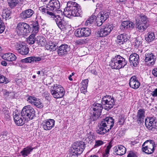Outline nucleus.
Masks as SVG:
<instances>
[{
  "mask_svg": "<svg viewBox=\"0 0 157 157\" xmlns=\"http://www.w3.org/2000/svg\"><path fill=\"white\" fill-rule=\"evenodd\" d=\"M60 4L58 0H51L44 7H41L39 8L40 11L43 14L50 18H54L56 15V12L58 10Z\"/></svg>",
  "mask_w": 157,
  "mask_h": 157,
  "instance_id": "f257e3e1",
  "label": "nucleus"
},
{
  "mask_svg": "<svg viewBox=\"0 0 157 157\" xmlns=\"http://www.w3.org/2000/svg\"><path fill=\"white\" fill-rule=\"evenodd\" d=\"M82 11L80 6L75 2H69L64 9V13L67 17L70 18L71 16L79 17L81 15Z\"/></svg>",
  "mask_w": 157,
  "mask_h": 157,
  "instance_id": "f03ea898",
  "label": "nucleus"
},
{
  "mask_svg": "<svg viewBox=\"0 0 157 157\" xmlns=\"http://www.w3.org/2000/svg\"><path fill=\"white\" fill-rule=\"evenodd\" d=\"M114 124V120L111 117L105 118L102 120L100 125L97 130V132L99 134L103 135L109 131L113 127Z\"/></svg>",
  "mask_w": 157,
  "mask_h": 157,
  "instance_id": "7ed1b4c3",
  "label": "nucleus"
},
{
  "mask_svg": "<svg viewBox=\"0 0 157 157\" xmlns=\"http://www.w3.org/2000/svg\"><path fill=\"white\" fill-rule=\"evenodd\" d=\"M149 26L147 18L143 14L137 15L136 17V28L140 32L145 31Z\"/></svg>",
  "mask_w": 157,
  "mask_h": 157,
  "instance_id": "20e7f679",
  "label": "nucleus"
},
{
  "mask_svg": "<svg viewBox=\"0 0 157 157\" xmlns=\"http://www.w3.org/2000/svg\"><path fill=\"white\" fill-rule=\"evenodd\" d=\"M127 63L125 59L118 55L112 58L109 65L113 69H119L124 67Z\"/></svg>",
  "mask_w": 157,
  "mask_h": 157,
  "instance_id": "39448f33",
  "label": "nucleus"
},
{
  "mask_svg": "<svg viewBox=\"0 0 157 157\" xmlns=\"http://www.w3.org/2000/svg\"><path fill=\"white\" fill-rule=\"evenodd\" d=\"M50 92L54 98L57 99L63 97L65 94L63 88L61 86L56 84L51 87Z\"/></svg>",
  "mask_w": 157,
  "mask_h": 157,
  "instance_id": "423d86ee",
  "label": "nucleus"
},
{
  "mask_svg": "<svg viewBox=\"0 0 157 157\" xmlns=\"http://www.w3.org/2000/svg\"><path fill=\"white\" fill-rule=\"evenodd\" d=\"M30 26L24 22H20L17 25L16 31L17 34L20 36H24L30 33Z\"/></svg>",
  "mask_w": 157,
  "mask_h": 157,
  "instance_id": "0eeeda50",
  "label": "nucleus"
},
{
  "mask_svg": "<svg viewBox=\"0 0 157 157\" xmlns=\"http://www.w3.org/2000/svg\"><path fill=\"white\" fill-rule=\"evenodd\" d=\"M85 144L82 141L74 143L71 149V152L73 155L80 154L85 148Z\"/></svg>",
  "mask_w": 157,
  "mask_h": 157,
  "instance_id": "6e6552de",
  "label": "nucleus"
},
{
  "mask_svg": "<svg viewBox=\"0 0 157 157\" xmlns=\"http://www.w3.org/2000/svg\"><path fill=\"white\" fill-rule=\"evenodd\" d=\"M154 141L151 140L146 141L142 145V150L147 154H151L153 152L155 147Z\"/></svg>",
  "mask_w": 157,
  "mask_h": 157,
  "instance_id": "1a4fd4ad",
  "label": "nucleus"
},
{
  "mask_svg": "<svg viewBox=\"0 0 157 157\" xmlns=\"http://www.w3.org/2000/svg\"><path fill=\"white\" fill-rule=\"evenodd\" d=\"M21 113L26 119L32 120L35 116V111L32 107L28 105L23 107Z\"/></svg>",
  "mask_w": 157,
  "mask_h": 157,
  "instance_id": "9d476101",
  "label": "nucleus"
},
{
  "mask_svg": "<svg viewBox=\"0 0 157 157\" xmlns=\"http://www.w3.org/2000/svg\"><path fill=\"white\" fill-rule=\"evenodd\" d=\"M101 103L105 105V109L107 110L111 109L115 104L114 98L109 95L104 96L102 99Z\"/></svg>",
  "mask_w": 157,
  "mask_h": 157,
  "instance_id": "9b49d317",
  "label": "nucleus"
},
{
  "mask_svg": "<svg viewBox=\"0 0 157 157\" xmlns=\"http://www.w3.org/2000/svg\"><path fill=\"white\" fill-rule=\"evenodd\" d=\"M54 20L58 27L61 29H66L68 25V21L66 20L67 17L62 18L59 15H56L54 18H51Z\"/></svg>",
  "mask_w": 157,
  "mask_h": 157,
  "instance_id": "f8f14e48",
  "label": "nucleus"
},
{
  "mask_svg": "<svg viewBox=\"0 0 157 157\" xmlns=\"http://www.w3.org/2000/svg\"><path fill=\"white\" fill-rule=\"evenodd\" d=\"M110 12L107 10H103L100 12L98 14L97 18V24L98 26H100L109 17Z\"/></svg>",
  "mask_w": 157,
  "mask_h": 157,
  "instance_id": "ddd939ff",
  "label": "nucleus"
},
{
  "mask_svg": "<svg viewBox=\"0 0 157 157\" xmlns=\"http://www.w3.org/2000/svg\"><path fill=\"white\" fill-rule=\"evenodd\" d=\"M155 119V117H151L147 118L145 120V125L146 127L154 133H156L157 131V127L154 125Z\"/></svg>",
  "mask_w": 157,
  "mask_h": 157,
  "instance_id": "4468645a",
  "label": "nucleus"
},
{
  "mask_svg": "<svg viewBox=\"0 0 157 157\" xmlns=\"http://www.w3.org/2000/svg\"><path fill=\"white\" fill-rule=\"evenodd\" d=\"M113 29V26L112 24H108L103 26L98 32L99 36H105L109 35Z\"/></svg>",
  "mask_w": 157,
  "mask_h": 157,
  "instance_id": "2eb2a0df",
  "label": "nucleus"
},
{
  "mask_svg": "<svg viewBox=\"0 0 157 157\" xmlns=\"http://www.w3.org/2000/svg\"><path fill=\"white\" fill-rule=\"evenodd\" d=\"M21 61L25 63H33L40 62V63H45L46 60L43 57L30 56L21 60Z\"/></svg>",
  "mask_w": 157,
  "mask_h": 157,
  "instance_id": "dca6fc26",
  "label": "nucleus"
},
{
  "mask_svg": "<svg viewBox=\"0 0 157 157\" xmlns=\"http://www.w3.org/2000/svg\"><path fill=\"white\" fill-rule=\"evenodd\" d=\"M14 121L16 125L22 126L24 124V122L26 119L24 116L21 113H13Z\"/></svg>",
  "mask_w": 157,
  "mask_h": 157,
  "instance_id": "f3484780",
  "label": "nucleus"
},
{
  "mask_svg": "<svg viewBox=\"0 0 157 157\" xmlns=\"http://www.w3.org/2000/svg\"><path fill=\"white\" fill-rule=\"evenodd\" d=\"M17 46V49L18 53L23 55H26L28 54L29 49L27 47L25 43L19 42Z\"/></svg>",
  "mask_w": 157,
  "mask_h": 157,
  "instance_id": "a211bd4d",
  "label": "nucleus"
},
{
  "mask_svg": "<svg viewBox=\"0 0 157 157\" xmlns=\"http://www.w3.org/2000/svg\"><path fill=\"white\" fill-rule=\"evenodd\" d=\"M55 124V120L50 119L44 120L41 123V125L44 130H49L54 127Z\"/></svg>",
  "mask_w": 157,
  "mask_h": 157,
  "instance_id": "6ab92c4d",
  "label": "nucleus"
},
{
  "mask_svg": "<svg viewBox=\"0 0 157 157\" xmlns=\"http://www.w3.org/2000/svg\"><path fill=\"white\" fill-rule=\"evenodd\" d=\"M156 59V56L153 53L151 52L146 53L144 61L145 62L148 63V65L152 66L154 64Z\"/></svg>",
  "mask_w": 157,
  "mask_h": 157,
  "instance_id": "aec40b11",
  "label": "nucleus"
},
{
  "mask_svg": "<svg viewBox=\"0 0 157 157\" xmlns=\"http://www.w3.org/2000/svg\"><path fill=\"white\" fill-rule=\"evenodd\" d=\"M28 101L32 105H34L37 107L41 108L43 107V103L40 100L34 96H29L27 98Z\"/></svg>",
  "mask_w": 157,
  "mask_h": 157,
  "instance_id": "412c9836",
  "label": "nucleus"
},
{
  "mask_svg": "<svg viewBox=\"0 0 157 157\" xmlns=\"http://www.w3.org/2000/svg\"><path fill=\"white\" fill-rule=\"evenodd\" d=\"M140 84V81L136 76H133L130 78L129 85L131 87L134 89H136L139 88Z\"/></svg>",
  "mask_w": 157,
  "mask_h": 157,
  "instance_id": "4be33fe9",
  "label": "nucleus"
},
{
  "mask_svg": "<svg viewBox=\"0 0 157 157\" xmlns=\"http://www.w3.org/2000/svg\"><path fill=\"white\" fill-rule=\"evenodd\" d=\"M102 107L101 104L95 103L93 105V109L94 112L93 114L95 117H98L101 114Z\"/></svg>",
  "mask_w": 157,
  "mask_h": 157,
  "instance_id": "5701e85b",
  "label": "nucleus"
},
{
  "mask_svg": "<svg viewBox=\"0 0 157 157\" xmlns=\"http://www.w3.org/2000/svg\"><path fill=\"white\" fill-rule=\"evenodd\" d=\"M70 50V47L67 45L62 44L58 48V53L59 56H63L67 54Z\"/></svg>",
  "mask_w": 157,
  "mask_h": 157,
  "instance_id": "b1692460",
  "label": "nucleus"
},
{
  "mask_svg": "<svg viewBox=\"0 0 157 157\" xmlns=\"http://www.w3.org/2000/svg\"><path fill=\"white\" fill-rule=\"evenodd\" d=\"M129 62L131 64L135 67H136L139 63V55L136 53L131 55L129 56Z\"/></svg>",
  "mask_w": 157,
  "mask_h": 157,
  "instance_id": "393cba45",
  "label": "nucleus"
},
{
  "mask_svg": "<svg viewBox=\"0 0 157 157\" xmlns=\"http://www.w3.org/2000/svg\"><path fill=\"white\" fill-rule=\"evenodd\" d=\"M34 13V11L31 9H28L22 11L20 16L22 19L25 20L32 16Z\"/></svg>",
  "mask_w": 157,
  "mask_h": 157,
  "instance_id": "a878e982",
  "label": "nucleus"
},
{
  "mask_svg": "<svg viewBox=\"0 0 157 157\" xmlns=\"http://www.w3.org/2000/svg\"><path fill=\"white\" fill-rule=\"evenodd\" d=\"M33 149L34 148L31 146L24 147L20 152V155L23 157H26L31 153Z\"/></svg>",
  "mask_w": 157,
  "mask_h": 157,
  "instance_id": "bb28decb",
  "label": "nucleus"
},
{
  "mask_svg": "<svg viewBox=\"0 0 157 157\" xmlns=\"http://www.w3.org/2000/svg\"><path fill=\"white\" fill-rule=\"evenodd\" d=\"M145 111L144 109H140L138 110L136 117L138 124L144 122V120L145 117Z\"/></svg>",
  "mask_w": 157,
  "mask_h": 157,
  "instance_id": "cd10ccee",
  "label": "nucleus"
},
{
  "mask_svg": "<svg viewBox=\"0 0 157 157\" xmlns=\"http://www.w3.org/2000/svg\"><path fill=\"white\" fill-rule=\"evenodd\" d=\"M126 148L122 145L118 146L116 147L115 152L117 155H122L125 154Z\"/></svg>",
  "mask_w": 157,
  "mask_h": 157,
  "instance_id": "c85d7f7f",
  "label": "nucleus"
},
{
  "mask_svg": "<svg viewBox=\"0 0 157 157\" xmlns=\"http://www.w3.org/2000/svg\"><path fill=\"white\" fill-rule=\"evenodd\" d=\"M134 24L132 22L130 21H123L121 24V29H125L129 28H132L134 27Z\"/></svg>",
  "mask_w": 157,
  "mask_h": 157,
  "instance_id": "c756f323",
  "label": "nucleus"
},
{
  "mask_svg": "<svg viewBox=\"0 0 157 157\" xmlns=\"http://www.w3.org/2000/svg\"><path fill=\"white\" fill-rule=\"evenodd\" d=\"M3 57L5 60L9 61H14L17 58L16 56L14 54L10 53L5 54Z\"/></svg>",
  "mask_w": 157,
  "mask_h": 157,
  "instance_id": "7c9ffc66",
  "label": "nucleus"
},
{
  "mask_svg": "<svg viewBox=\"0 0 157 157\" xmlns=\"http://www.w3.org/2000/svg\"><path fill=\"white\" fill-rule=\"evenodd\" d=\"M97 18L96 16L94 15H91L86 21L85 23V25L87 26H90L96 21L97 23Z\"/></svg>",
  "mask_w": 157,
  "mask_h": 157,
  "instance_id": "2f4dec72",
  "label": "nucleus"
},
{
  "mask_svg": "<svg viewBox=\"0 0 157 157\" xmlns=\"http://www.w3.org/2000/svg\"><path fill=\"white\" fill-rule=\"evenodd\" d=\"M117 43L119 45L122 44L125 42L126 40L125 36L124 34H121L117 36Z\"/></svg>",
  "mask_w": 157,
  "mask_h": 157,
  "instance_id": "473e14b6",
  "label": "nucleus"
},
{
  "mask_svg": "<svg viewBox=\"0 0 157 157\" xmlns=\"http://www.w3.org/2000/svg\"><path fill=\"white\" fill-rule=\"evenodd\" d=\"M112 147V145L109 144L107 146L105 147V149L103 152L102 156L103 157H108L109 155L110 150Z\"/></svg>",
  "mask_w": 157,
  "mask_h": 157,
  "instance_id": "72a5a7b5",
  "label": "nucleus"
},
{
  "mask_svg": "<svg viewBox=\"0 0 157 157\" xmlns=\"http://www.w3.org/2000/svg\"><path fill=\"white\" fill-rule=\"evenodd\" d=\"M56 45L54 43L47 44L45 46L46 49L49 51H54L56 49Z\"/></svg>",
  "mask_w": 157,
  "mask_h": 157,
  "instance_id": "f704fd0d",
  "label": "nucleus"
},
{
  "mask_svg": "<svg viewBox=\"0 0 157 157\" xmlns=\"http://www.w3.org/2000/svg\"><path fill=\"white\" fill-rule=\"evenodd\" d=\"M154 34L152 32H149L147 34V36L146 37V40L148 42H150L153 41L155 39Z\"/></svg>",
  "mask_w": 157,
  "mask_h": 157,
  "instance_id": "c9c22d12",
  "label": "nucleus"
},
{
  "mask_svg": "<svg viewBox=\"0 0 157 157\" xmlns=\"http://www.w3.org/2000/svg\"><path fill=\"white\" fill-rule=\"evenodd\" d=\"M10 11L7 9L4 10L2 12V17L3 19L6 20L7 19H9L10 18Z\"/></svg>",
  "mask_w": 157,
  "mask_h": 157,
  "instance_id": "e433bc0d",
  "label": "nucleus"
},
{
  "mask_svg": "<svg viewBox=\"0 0 157 157\" xmlns=\"http://www.w3.org/2000/svg\"><path fill=\"white\" fill-rule=\"evenodd\" d=\"M83 28L77 29L75 32V36L78 37L83 36Z\"/></svg>",
  "mask_w": 157,
  "mask_h": 157,
  "instance_id": "4c0bfd02",
  "label": "nucleus"
},
{
  "mask_svg": "<svg viewBox=\"0 0 157 157\" xmlns=\"http://www.w3.org/2000/svg\"><path fill=\"white\" fill-rule=\"evenodd\" d=\"M19 2V0H8L9 6L11 8H13L16 6Z\"/></svg>",
  "mask_w": 157,
  "mask_h": 157,
  "instance_id": "58836bf2",
  "label": "nucleus"
},
{
  "mask_svg": "<svg viewBox=\"0 0 157 157\" xmlns=\"http://www.w3.org/2000/svg\"><path fill=\"white\" fill-rule=\"evenodd\" d=\"M83 30L84 37L88 36L91 33V30L88 28H83Z\"/></svg>",
  "mask_w": 157,
  "mask_h": 157,
  "instance_id": "ea45409f",
  "label": "nucleus"
},
{
  "mask_svg": "<svg viewBox=\"0 0 157 157\" xmlns=\"http://www.w3.org/2000/svg\"><path fill=\"white\" fill-rule=\"evenodd\" d=\"M93 133L92 132H90L86 134V140L89 142L94 139V136L93 135Z\"/></svg>",
  "mask_w": 157,
  "mask_h": 157,
  "instance_id": "a19ab883",
  "label": "nucleus"
},
{
  "mask_svg": "<svg viewBox=\"0 0 157 157\" xmlns=\"http://www.w3.org/2000/svg\"><path fill=\"white\" fill-rule=\"evenodd\" d=\"M93 133L92 132H90L86 134V140L89 142L94 139V136L93 135Z\"/></svg>",
  "mask_w": 157,
  "mask_h": 157,
  "instance_id": "79ce46f5",
  "label": "nucleus"
},
{
  "mask_svg": "<svg viewBox=\"0 0 157 157\" xmlns=\"http://www.w3.org/2000/svg\"><path fill=\"white\" fill-rule=\"evenodd\" d=\"M39 26L37 23H35L33 25V33L34 35H35V34L38 33L39 31Z\"/></svg>",
  "mask_w": 157,
  "mask_h": 157,
  "instance_id": "37998d69",
  "label": "nucleus"
},
{
  "mask_svg": "<svg viewBox=\"0 0 157 157\" xmlns=\"http://www.w3.org/2000/svg\"><path fill=\"white\" fill-rule=\"evenodd\" d=\"M35 35L34 34H32L28 39L27 41L28 43L30 44H33L35 41V39L34 38Z\"/></svg>",
  "mask_w": 157,
  "mask_h": 157,
  "instance_id": "c03bdc74",
  "label": "nucleus"
},
{
  "mask_svg": "<svg viewBox=\"0 0 157 157\" xmlns=\"http://www.w3.org/2000/svg\"><path fill=\"white\" fill-rule=\"evenodd\" d=\"M3 113L6 120H9L10 117V114L9 111L7 110H4Z\"/></svg>",
  "mask_w": 157,
  "mask_h": 157,
  "instance_id": "a18cd8bd",
  "label": "nucleus"
},
{
  "mask_svg": "<svg viewBox=\"0 0 157 157\" xmlns=\"http://www.w3.org/2000/svg\"><path fill=\"white\" fill-rule=\"evenodd\" d=\"M104 144V142L101 140H96L94 147L95 148L97 147L103 145Z\"/></svg>",
  "mask_w": 157,
  "mask_h": 157,
  "instance_id": "49530a36",
  "label": "nucleus"
},
{
  "mask_svg": "<svg viewBox=\"0 0 157 157\" xmlns=\"http://www.w3.org/2000/svg\"><path fill=\"white\" fill-rule=\"evenodd\" d=\"M142 43L141 41H140L137 39H135L134 43V45L136 48L139 47Z\"/></svg>",
  "mask_w": 157,
  "mask_h": 157,
  "instance_id": "de8ad7c7",
  "label": "nucleus"
},
{
  "mask_svg": "<svg viewBox=\"0 0 157 157\" xmlns=\"http://www.w3.org/2000/svg\"><path fill=\"white\" fill-rule=\"evenodd\" d=\"M5 29V26L3 21L0 20V33H2Z\"/></svg>",
  "mask_w": 157,
  "mask_h": 157,
  "instance_id": "09e8293b",
  "label": "nucleus"
},
{
  "mask_svg": "<svg viewBox=\"0 0 157 157\" xmlns=\"http://www.w3.org/2000/svg\"><path fill=\"white\" fill-rule=\"evenodd\" d=\"M88 81H89L88 79H85L82 80L81 83L82 87H84V88H87Z\"/></svg>",
  "mask_w": 157,
  "mask_h": 157,
  "instance_id": "8fccbe9b",
  "label": "nucleus"
},
{
  "mask_svg": "<svg viewBox=\"0 0 157 157\" xmlns=\"http://www.w3.org/2000/svg\"><path fill=\"white\" fill-rule=\"evenodd\" d=\"M8 82V81L6 80L5 77L0 75V83H5L6 84Z\"/></svg>",
  "mask_w": 157,
  "mask_h": 157,
  "instance_id": "3c124183",
  "label": "nucleus"
},
{
  "mask_svg": "<svg viewBox=\"0 0 157 157\" xmlns=\"http://www.w3.org/2000/svg\"><path fill=\"white\" fill-rule=\"evenodd\" d=\"M151 94L153 97L157 98V88L152 91ZM156 100L157 101V99Z\"/></svg>",
  "mask_w": 157,
  "mask_h": 157,
  "instance_id": "603ef678",
  "label": "nucleus"
},
{
  "mask_svg": "<svg viewBox=\"0 0 157 157\" xmlns=\"http://www.w3.org/2000/svg\"><path fill=\"white\" fill-rule=\"evenodd\" d=\"M8 134L6 132H3L1 133L0 136H2L1 138H3V139H8V137H7V135Z\"/></svg>",
  "mask_w": 157,
  "mask_h": 157,
  "instance_id": "864d4df0",
  "label": "nucleus"
},
{
  "mask_svg": "<svg viewBox=\"0 0 157 157\" xmlns=\"http://www.w3.org/2000/svg\"><path fill=\"white\" fill-rule=\"evenodd\" d=\"M127 157H137V156L135 153L131 151L129 153Z\"/></svg>",
  "mask_w": 157,
  "mask_h": 157,
  "instance_id": "5fc2aeb1",
  "label": "nucleus"
},
{
  "mask_svg": "<svg viewBox=\"0 0 157 157\" xmlns=\"http://www.w3.org/2000/svg\"><path fill=\"white\" fill-rule=\"evenodd\" d=\"M152 73L154 76L157 77V67L152 70Z\"/></svg>",
  "mask_w": 157,
  "mask_h": 157,
  "instance_id": "6e6d98bb",
  "label": "nucleus"
},
{
  "mask_svg": "<svg viewBox=\"0 0 157 157\" xmlns=\"http://www.w3.org/2000/svg\"><path fill=\"white\" fill-rule=\"evenodd\" d=\"M80 90L82 93L85 94L87 91V88H84V87H82L80 88Z\"/></svg>",
  "mask_w": 157,
  "mask_h": 157,
  "instance_id": "4d7b16f0",
  "label": "nucleus"
},
{
  "mask_svg": "<svg viewBox=\"0 0 157 157\" xmlns=\"http://www.w3.org/2000/svg\"><path fill=\"white\" fill-rule=\"evenodd\" d=\"M1 64L3 66H6L7 63L6 61H2L1 63Z\"/></svg>",
  "mask_w": 157,
  "mask_h": 157,
  "instance_id": "13d9d810",
  "label": "nucleus"
},
{
  "mask_svg": "<svg viewBox=\"0 0 157 157\" xmlns=\"http://www.w3.org/2000/svg\"><path fill=\"white\" fill-rule=\"evenodd\" d=\"M3 92L5 95H8L9 92L7 91L6 90H3Z\"/></svg>",
  "mask_w": 157,
  "mask_h": 157,
  "instance_id": "bf43d9fd",
  "label": "nucleus"
},
{
  "mask_svg": "<svg viewBox=\"0 0 157 157\" xmlns=\"http://www.w3.org/2000/svg\"><path fill=\"white\" fill-rule=\"evenodd\" d=\"M71 77L72 76L70 75L69 76L68 78L69 80L70 81H72L73 80L72 78H71Z\"/></svg>",
  "mask_w": 157,
  "mask_h": 157,
  "instance_id": "052dcab7",
  "label": "nucleus"
},
{
  "mask_svg": "<svg viewBox=\"0 0 157 157\" xmlns=\"http://www.w3.org/2000/svg\"><path fill=\"white\" fill-rule=\"evenodd\" d=\"M116 1L117 2H124V1H125V0H116Z\"/></svg>",
  "mask_w": 157,
  "mask_h": 157,
  "instance_id": "680f3d73",
  "label": "nucleus"
},
{
  "mask_svg": "<svg viewBox=\"0 0 157 157\" xmlns=\"http://www.w3.org/2000/svg\"><path fill=\"white\" fill-rule=\"evenodd\" d=\"M37 73L38 75H40V71H37Z\"/></svg>",
  "mask_w": 157,
  "mask_h": 157,
  "instance_id": "e2e57ef3",
  "label": "nucleus"
},
{
  "mask_svg": "<svg viewBox=\"0 0 157 157\" xmlns=\"http://www.w3.org/2000/svg\"><path fill=\"white\" fill-rule=\"evenodd\" d=\"M75 75V73L74 72H72L71 73V75H70L72 76L74 75Z\"/></svg>",
  "mask_w": 157,
  "mask_h": 157,
  "instance_id": "0e129e2a",
  "label": "nucleus"
},
{
  "mask_svg": "<svg viewBox=\"0 0 157 157\" xmlns=\"http://www.w3.org/2000/svg\"><path fill=\"white\" fill-rule=\"evenodd\" d=\"M36 78V76L35 75H33V78Z\"/></svg>",
  "mask_w": 157,
  "mask_h": 157,
  "instance_id": "69168bd1",
  "label": "nucleus"
},
{
  "mask_svg": "<svg viewBox=\"0 0 157 157\" xmlns=\"http://www.w3.org/2000/svg\"><path fill=\"white\" fill-rule=\"evenodd\" d=\"M48 0H41V1L43 2H45L47 1Z\"/></svg>",
  "mask_w": 157,
  "mask_h": 157,
  "instance_id": "338daca9",
  "label": "nucleus"
},
{
  "mask_svg": "<svg viewBox=\"0 0 157 157\" xmlns=\"http://www.w3.org/2000/svg\"><path fill=\"white\" fill-rule=\"evenodd\" d=\"M94 71V74H95L96 73V71Z\"/></svg>",
  "mask_w": 157,
  "mask_h": 157,
  "instance_id": "774afa93",
  "label": "nucleus"
}]
</instances>
